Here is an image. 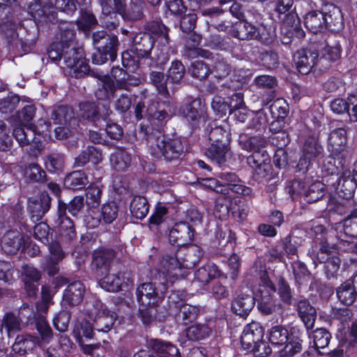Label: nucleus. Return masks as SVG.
I'll return each mask as SVG.
<instances>
[{
	"label": "nucleus",
	"instance_id": "obj_1",
	"mask_svg": "<svg viewBox=\"0 0 357 357\" xmlns=\"http://www.w3.org/2000/svg\"><path fill=\"white\" fill-rule=\"evenodd\" d=\"M201 256L198 248L192 247L187 252L185 259L181 262L177 256L167 255L160 260L155 278L162 285L161 294L167 290L169 284L185 275L184 269L195 265Z\"/></svg>",
	"mask_w": 357,
	"mask_h": 357
},
{
	"label": "nucleus",
	"instance_id": "obj_2",
	"mask_svg": "<svg viewBox=\"0 0 357 357\" xmlns=\"http://www.w3.org/2000/svg\"><path fill=\"white\" fill-rule=\"evenodd\" d=\"M146 143L151 154L156 158H164L167 160L178 158L183 151V146L179 139H165L159 130H153L146 137Z\"/></svg>",
	"mask_w": 357,
	"mask_h": 357
},
{
	"label": "nucleus",
	"instance_id": "obj_3",
	"mask_svg": "<svg viewBox=\"0 0 357 357\" xmlns=\"http://www.w3.org/2000/svg\"><path fill=\"white\" fill-rule=\"evenodd\" d=\"M92 40L96 47V51L92 55L93 63L101 65L109 59H115L119 45L116 36L108 35L105 31H99L93 33Z\"/></svg>",
	"mask_w": 357,
	"mask_h": 357
},
{
	"label": "nucleus",
	"instance_id": "obj_4",
	"mask_svg": "<svg viewBox=\"0 0 357 357\" xmlns=\"http://www.w3.org/2000/svg\"><path fill=\"white\" fill-rule=\"evenodd\" d=\"M337 254L335 243L330 244L326 240L321 241L319 243L318 251L313 257V260L324 263L328 277L333 276L339 270L341 263Z\"/></svg>",
	"mask_w": 357,
	"mask_h": 357
},
{
	"label": "nucleus",
	"instance_id": "obj_5",
	"mask_svg": "<svg viewBox=\"0 0 357 357\" xmlns=\"http://www.w3.org/2000/svg\"><path fill=\"white\" fill-rule=\"evenodd\" d=\"M62 56L66 66L71 69L70 73L76 78L82 77L88 73L89 66L84 58L82 49L63 47Z\"/></svg>",
	"mask_w": 357,
	"mask_h": 357
},
{
	"label": "nucleus",
	"instance_id": "obj_6",
	"mask_svg": "<svg viewBox=\"0 0 357 357\" xmlns=\"http://www.w3.org/2000/svg\"><path fill=\"white\" fill-rule=\"evenodd\" d=\"M178 295L172 292L169 296L170 307L176 313L175 317L178 323L187 325L195 320L199 312V308L196 305L184 303L182 301H178Z\"/></svg>",
	"mask_w": 357,
	"mask_h": 357
},
{
	"label": "nucleus",
	"instance_id": "obj_7",
	"mask_svg": "<svg viewBox=\"0 0 357 357\" xmlns=\"http://www.w3.org/2000/svg\"><path fill=\"white\" fill-rule=\"evenodd\" d=\"M51 125L45 121H39L38 126H23L22 125L15 127L13 135L21 146H26L33 142L36 133H45L50 132Z\"/></svg>",
	"mask_w": 357,
	"mask_h": 357
},
{
	"label": "nucleus",
	"instance_id": "obj_8",
	"mask_svg": "<svg viewBox=\"0 0 357 357\" xmlns=\"http://www.w3.org/2000/svg\"><path fill=\"white\" fill-rule=\"evenodd\" d=\"M81 116L86 120L96 122L100 119H105L111 112L108 103L96 104L93 101H83L79 103Z\"/></svg>",
	"mask_w": 357,
	"mask_h": 357
},
{
	"label": "nucleus",
	"instance_id": "obj_9",
	"mask_svg": "<svg viewBox=\"0 0 357 357\" xmlns=\"http://www.w3.org/2000/svg\"><path fill=\"white\" fill-rule=\"evenodd\" d=\"M263 336V328L259 324L252 322L244 327L241 337L242 347L247 350H258Z\"/></svg>",
	"mask_w": 357,
	"mask_h": 357
},
{
	"label": "nucleus",
	"instance_id": "obj_10",
	"mask_svg": "<svg viewBox=\"0 0 357 357\" xmlns=\"http://www.w3.org/2000/svg\"><path fill=\"white\" fill-rule=\"evenodd\" d=\"M109 272L100 281L101 288L107 291L117 292L121 290L124 285L128 286L133 283V281L126 275V273L119 271L116 273V270L112 267Z\"/></svg>",
	"mask_w": 357,
	"mask_h": 357
},
{
	"label": "nucleus",
	"instance_id": "obj_11",
	"mask_svg": "<svg viewBox=\"0 0 357 357\" xmlns=\"http://www.w3.org/2000/svg\"><path fill=\"white\" fill-rule=\"evenodd\" d=\"M318 60V52L312 48L298 50L294 55L295 66L298 71L303 75L309 73Z\"/></svg>",
	"mask_w": 357,
	"mask_h": 357
},
{
	"label": "nucleus",
	"instance_id": "obj_12",
	"mask_svg": "<svg viewBox=\"0 0 357 357\" xmlns=\"http://www.w3.org/2000/svg\"><path fill=\"white\" fill-rule=\"evenodd\" d=\"M347 135L344 128L332 130L328 137V149L333 155H340V165H342L343 158L347 156Z\"/></svg>",
	"mask_w": 357,
	"mask_h": 357
},
{
	"label": "nucleus",
	"instance_id": "obj_13",
	"mask_svg": "<svg viewBox=\"0 0 357 357\" xmlns=\"http://www.w3.org/2000/svg\"><path fill=\"white\" fill-rule=\"evenodd\" d=\"M194 236V231L190 226L184 222L174 225L169 234V242L177 246H182L190 243Z\"/></svg>",
	"mask_w": 357,
	"mask_h": 357
},
{
	"label": "nucleus",
	"instance_id": "obj_14",
	"mask_svg": "<svg viewBox=\"0 0 357 357\" xmlns=\"http://www.w3.org/2000/svg\"><path fill=\"white\" fill-rule=\"evenodd\" d=\"M96 307H100L96 312L93 322L95 330L98 332L107 333L110 331L116 321V314L110 312L100 301L96 302Z\"/></svg>",
	"mask_w": 357,
	"mask_h": 357
},
{
	"label": "nucleus",
	"instance_id": "obj_15",
	"mask_svg": "<svg viewBox=\"0 0 357 357\" xmlns=\"http://www.w3.org/2000/svg\"><path fill=\"white\" fill-rule=\"evenodd\" d=\"M136 294L139 303L144 306H154L161 298L151 282L142 284L137 287Z\"/></svg>",
	"mask_w": 357,
	"mask_h": 357
},
{
	"label": "nucleus",
	"instance_id": "obj_16",
	"mask_svg": "<svg viewBox=\"0 0 357 357\" xmlns=\"http://www.w3.org/2000/svg\"><path fill=\"white\" fill-rule=\"evenodd\" d=\"M326 29L332 31H339L343 28V17L340 9L334 6H326L321 11Z\"/></svg>",
	"mask_w": 357,
	"mask_h": 357
},
{
	"label": "nucleus",
	"instance_id": "obj_17",
	"mask_svg": "<svg viewBox=\"0 0 357 357\" xmlns=\"http://www.w3.org/2000/svg\"><path fill=\"white\" fill-rule=\"evenodd\" d=\"M220 275L218 267L213 264H208L198 268L194 274L192 284L199 288L207 285Z\"/></svg>",
	"mask_w": 357,
	"mask_h": 357
},
{
	"label": "nucleus",
	"instance_id": "obj_18",
	"mask_svg": "<svg viewBox=\"0 0 357 357\" xmlns=\"http://www.w3.org/2000/svg\"><path fill=\"white\" fill-rule=\"evenodd\" d=\"M66 205L59 202L58 215L59 219V234L67 240H72L76 236V232L73 221L66 216Z\"/></svg>",
	"mask_w": 357,
	"mask_h": 357
},
{
	"label": "nucleus",
	"instance_id": "obj_19",
	"mask_svg": "<svg viewBox=\"0 0 357 357\" xmlns=\"http://www.w3.org/2000/svg\"><path fill=\"white\" fill-rule=\"evenodd\" d=\"M255 305L252 294L241 293L236 296L231 303V310L236 315L246 317Z\"/></svg>",
	"mask_w": 357,
	"mask_h": 357
},
{
	"label": "nucleus",
	"instance_id": "obj_20",
	"mask_svg": "<svg viewBox=\"0 0 357 357\" xmlns=\"http://www.w3.org/2000/svg\"><path fill=\"white\" fill-rule=\"evenodd\" d=\"M50 197L43 192L39 199L30 201L29 211L33 221H38L50 208Z\"/></svg>",
	"mask_w": 357,
	"mask_h": 357
},
{
	"label": "nucleus",
	"instance_id": "obj_21",
	"mask_svg": "<svg viewBox=\"0 0 357 357\" xmlns=\"http://www.w3.org/2000/svg\"><path fill=\"white\" fill-rule=\"evenodd\" d=\"M299 317L303 322L307 330L314 328L317 319V310L307 300H302L297 305Z\"/></svg>",
	"mask_w": 357,
	"mask_h": 357
},
{
	"label": "nucleus",
	"instance_id": "obj_22",
	"mask_svg": "<svg viewBox=\"0 0 357 357\" xmlns=\"http://www.w3.org/2000/svg\"><path fill=\"white\" fill-rule=\"evenodd\" d=\"M84 291V286L81 282H73L64 291L63 301L70 305H78L82 301Z\"/></svg>",
	"mask_w": 357,
	"mask_h": 357
},
{
	"label": "nucleus",
	"instance_id": "obj_23",
	"mask_svg": "<svg viewBox=\"0 0 357 357\" xmlns=\"http://www.w3.org/2000/svg\"><path fill=\"white\" fill-rule=\"evenodd\" d=\"M116 257L114 251L109 248H102L93 253V264L100 268L109 271L114 268L113 261Z\"/></svg>",
	"mask_w": 357,
	"mask_h": 357
},
{
	"label": "nucleus",
	"instance_id": "obj_24",
	"mask_svg": "<svg viewBox=\"0 0 357 357\" xmlns=\"http://www.w3.org/2000/svg\"><path fill=\"white\" fill-rule=\"evenodd\" d=\"M149 345L159 357H181L178 349L170 342L152 339Z\"/></svg>",
	"mask_w": 357,
	"mask_h": 357
},
{
	"label": "nucleus",
	"instance_id": "obj_25",
	"mask_svg": "<svg viewBox=\"0 0 357 357\" xmlns=\"http://www.w3.org/2000/svg\"><path fill=\"white\" fill-rule=\"evenodd\" d=\"M234 33L240 40H250L257 37L264 38V34L261 33L260 30H257V27L246 22H240L236 24Z\"/></svg>",
	"mask_w": 357,
	"mask_h": 357
},
{
	"label": "nucleus",
	"instance_id": "obj_26",
	"mask_svg": "<svg viewBox=\"0 0 357 357\" xmlns=\"http://www.w3.org/2000/svg\"><path fill=\"white\" fill-rule=\"evenodd\" d=\"M22 319L13 312H7L1 319V331L3 330L9 337L14 336L22 328Z\"/></svg>",
	"mask_w": 357,
	"mask_h": 357
},
{
	"label": "nucleus",
	"instance_id": "obj_27",
	"mask_svg": "<svg viewBox=\"0 0 357 357\" xmlns=\"http://www.w3.org/2000/svg\"><path fill=\"white\" fill-rule=\"evenodd\" d=\"M357 185V178L354 176L352 171L347 169L344 171L339 178L337 188L344 192V197L349 198L352 197L354 190Z\"/></svg>",
	"mask_w": 357,
	"mask_h": 357
},
{
	"label": "nucleus",
	"instance_id": "obj_28",
	"mask_svg": "<svg viewBox=\"0 0 357 357\" xmlns=\"http://www.w3.org/2000/svg\"><path fill=\"white\" fill-rule=\"evenodd\" d=\"M22 244V237L19 231L10 230L1 239V248L7 254H13L17 251Z\"/></svg>",
	"mask_w": 357,
	"mask_h": 357
},
{
	"label": "nucleus",
	"instance_id": "obj_29",
	"mask_svg": "<svg viewBox=\"0 0 357 357\" xmlns=\"http://www.w3.org/2000/svg\"><path fill=\"white\" fill-rule=\"evenodd\" d=\"M158 103H153L149 105L146 110H144L145 104L142 102H139L135 108V115L138 120H140L144 116V113L146 112L150 116L158 121L165 119L168 114L165 110H159L158 108Z\"/></svg>",
	"mask_w": 357,
	"mask_h": 357
},
{
	"label": "nucleus",
	"instance_id": "obj_30",
	"mask_svg": "<svg viewBox=\"0 0 357 357\" xmlns=\"http://www.w3.org/2000/svg\"><path fill=\"white\" fill-rule=\"evenodd\" d=\"M324 15L321 11L313 10L306 14L304 19L305 27L312 33L321 32L326 29Z\"/></svg>",
	"mask_w": 357,
	"mask_h": 357
},
{
	"label": "nucleus",
	"instance_id": "obj_31",
	"mask_svg": "<svg viewBox=\"0 0 357 357\" xmlns=\"http://www.w3.org/2000/svg\"><path fill=\"white\" fill-rule=\"evenodd\" d=\"M154 39L149 33L137 36L134 39V47L139 52V56L147 57L151 55Z\"/></svg>",
	"mask_w": 357,
	"mask_h": 357
},
{
	"label": "nucleus",
	"instance_id": "obj_32",
	"mask_svg": "<svg viewBox=\"0 0 357 357\" xmlns=\"http://www.w3.org/2000/svg\"><path fill=\"white\" fill-rule=\"evenodd\" d=\"M126 73L119 67L113 68L112 70V76L115 77L119 75H123L120 79H116V87L119 89L128 90L130 86H137L141 84V79L135 76L128 75L125 77Z\"/></svg>",
	"mask_w": 357,
	"mask_h": 357
},
{
	"label": "nucleus",
	"instance_id": "obj_33",
	"mask_svg": "<svg viewBox=\"0 0 357 357\" xmlns=\"http://www.w3.org/2000/svg\"><path fill=\"white\" fill-rule=\"evenodd\" d=\"M212 329L207 324L197 323L185 330L187 337L192 341H199L207 338L211 334Z\"/></svg>",
	"mask_w": 357,
	"mask_h": 357
},
{
	"label": "nucleus",
	"instance_id": "obj_34",
	"mask_svg": "<svg viewBox=\"0 0 357 357\" xmlns=\"http://www.w3.org/2000/svg\"><path fill=\"white\" fill-rule=\"evenodd\" d=\"M229 143H210L206 154L212 160L220 164L225 161Z\"/></svg>",
	"mask_w": 357,
	"mask_h": 357
},
{
	"label": "nucleus",
	"instance_id": "obj_35",
	"mask_svg": "<svg viewBox=\"0 0 357 357\" xmlns=\"http://www.w3.org/2000/svg\"><path fill=\"white\" fill-rule=\"evenodd\" d=\"M229 126L226 123L215 124L213 127L211 126L208 140L210 143H229Z\"/></svg>",
	"mask_w": 357,
	"mask_h": 357
},
{
	"label": "nucleus",
	"instance_id": "obj_36",
	"mask_svg": "<svg viewBox=\"0 0 357 357\" xmlns=\"http://www.w3.org/2000/svg\"><path fill=\"white\" fill-rule=\"evenodd\" d=\"M131 155L124 149H119L110 156L113 167L119 172L125 171L131 162Z\"/></svg>",
	"mask_w": 357,
	"mask_h": 357
},
{
	"label": "nucleus",
	"instance_id": "obj_37",
	"mask_svg": "<svg viewBox=\"0 0 357 357\" xmlns=\"http://www.w3.org/2000/svg\"><path fill=\"white\" fill-rule=\"evenodd\" d=\"M339 300L344 305H351L357 296L356 290L354 288L350 280L342 283L336 291Z\"/></svg>",
	"mask_w": 357,
	"mask_h": 357
},
{
	"label": "nucleus",
	"instance_id": "obj_38",
	"mask_svg": "<svg viewBox=\"0 0 357 357\" xmlns=\"http://www.w3.org/2000/svg\"><path fill=\"white\" fill-rule=\"evenodd\" d=\"M130 210L134 217L137 219H143L149 211L147 199L142 196H135L131 201Z\"/></svg>",
	"mask_w": 357,
	"mask_h": 357
},
{
	"label": "nucleus",
	"instance_id": "obj_39",
	"mask_svg": "<svg viewBox=\"0 0 357 357\" xmlns=\"http://www.w3.org/2000/svg\"><path fill=\"white\" fill-rule=\"evenodd\" d=\"M54 124L66 125L71 124L72 121H75L73 119V112L72 109L66 106H59L55 109L51 116Z\"/></svg>",
	"mask_w": 357,
	"mask_h": 357
},
{
	"label": "nucleus",
	"instance_id": "obj_40",
	"mask_svg": "<svg viewBox=\"0 0 357 357\" xmlns=\"http://www.w3.org/2000/svg\"><path fill=\"white\" fill-rule=\"evenodd\" d=\"M102 13L105 15L111 13L124 15L126 12V0H99Z\"/></svg>",
	"mask_w": 357,
	"mask_h": 357
},
{
	"label": "nucleus",
	"instance_id": "obj_41",
	"mask_svg": "<svg viewBox=\"0 0 357 357\" xmlns=\"http://www.w3.org/2000/svg\"><path fill=\"white\" fill-rule=\"evenodd\" d=\"M94 329V324H92L88 320L83 319L75 325L73 333L76 340L80 341L82 336L89 339L93 338Z\"/></svg>",
	"mask_w": 357,
	"mask_h": 357
},
{
	"label": "nucleus",
	"instance_id": "obj_42",
	"mask_svg": "<svg viewBox=\"0 0 357 357\" xmlns=\"http://www.w3.org/2000/svg\"><path fill=\"white\" fill-rule=\"evenodd\" d=\"M35 346V342L32 337L29 335H19L13 344V351L20 355L25 354L28 351H31Z\"/></svg>",
	"mask_w": 357,
	"mask_h": 357
},
{
	"label": "nucleus",
	"instance_id": "obj_43",
	"mask_svg": "<svg viewBox=\"0 0 357 357\" xmlns=\"http://www.w3.org/2000/svg\"><path fill=\"white\" fill-rule=\"evenodd\" d=\"M88 183L85 173L81 170L70 174L65 180V184L73 190L82 189Z\"/></svg>",
	"mask_w": 357,
	"mask_h": 357
},
{
	"label": "nucleus",
	"instance_id": "obj_44",
	"mask_svg": "<svg viewBox=\"0 0 357 357\" xmlns=\"http://www.w3.org/2000/svg\"><path fill=\"white\" fill-rule=\"evenodd\" d=\"M324 184L320 181H314L304 191V199L307 203H314L320 199L324 195Z\"/></svg>",
	"mask_w": 357,
	"mask_h": 357
},
{
	"label": "nucleus",
	"instance_id": "obj_45",
	"mask_svg": "<svg viewBox=\"0 0 357 357\" xmlns=\"http://www.w3.org/2000/svg\"><path fill=\"white\" fill-rule=\"evenodd\" d=\"M252 154L247 158L248 165L256 171L268 167L269 157L264 151H252Z\"/></svg>",
	"mask_w": 357,
	"mask_h": 357
},
{
	"label": "nucleus",
	"instance_id": "obj_46",
	"mask_svg": "<svg viewBox=\"0 0 357 357\" xmlns=\"http://www.w3.org/2000/svg\"><path fill=\"white\" fill-rule=\"evenodd\" d=\"M146 30L152 37L155 36L160 41H165L166 44H169L168 29L160 22L153 21L149 22L146 25Z\"/></svg>",
	"mask_w": 357,
	"mask_h": 357
},
{
	"label": "nucleus",
	"instance_id": "obj_47",
	"mask_svg": "<svg viewBox=\"0 0 357 357\" xmlns=\"http://www.w3.org/2000/svg\"><path fill=\"white\" fill-rule=\"evenodd\" d=\"M181 112L188 121H197L201 117L202 112L200 101L198 100H192L190 103L183 107L181 109Z\"/></svg>",
	"mask_w": 357,
	"mask_h": 357
},
{
	"label": "nucleus",
	"instance_id": "obj_48",
	"mask_svg": "<svg viewBox=\"0 0 357 357\" xmlns=\"http://www.w3.org/2000/svg\"><path fill=\"white\" fill-rule=\"evenodd\" d=\"M340 155H335L331 153V155L327 157L323 162L321 168L322 171L326 172V174L333 175L338 172L339 169H342L345 163V158H343L342 165L339 164L340 160Z\"/></svg>",
	"mask_w": 357,
	"mask_h": 357
},
{
	"label": "nucleus",
	"instance_id": "obj_49",
	"mask_svg": "<svg viewBox=\"0 0 357 357\" xmlns=\"http://www.w3.org/2000/svg\"><path fill=\"white\" fill-rule=\"evenodd\" d=\"M323 151L315 137L307 138L303 147V155L309 159L314 160Z\"/></svg>",
	"mask_w": 357,
	"mask_h": 357
},
{
	"label": "nucleus",
	"instance_id": "obj_50",
	"mask_svg": "<svg viewBox=\"0 0 357 357\" xmlns=\"http://www.w3.org/2000/svg\"><path fill=\"white\" fill-rule=\"evenodd\" d=\"M289 340L287 329L282 326L273 327L269 332V341L275 345H283Z\"/></svg>",
	"mask_w": 357,
	"mask_h": 357
},
{
	"label": "nucleus",
	"instance_id": "obj_51",
	"mask_svg": "<svg viewBox=\"0 0 357 357\" xmlns=\"http://www.w3.org/2000/svg\"><path fill=\"white\" fill-rule=\"evenodd\" d=\"M50 0H32L28 7V13L35 20L46 14L47 9L50 8Z\"/></svg>",
	"mask_w": 357,
	"mask_h": 357
},
{
	"label": "nucleus",
	"instance_id": "obj_52",
	"mask_svg": "<svg viewBox=\"0 0 357 357\" xmlns=\"http://www.w3.org/2000/svg\"><path fill=\"white\" fill-rule=\"evenodd\" d=\"M185 73V68L180 61L172 62L167 73V79L173 84H179Z\"/></svg>",
	"mask_w": 357,
	"mask_h": 357
},
{
	"label": "nucleus",
	"instance_id": "obj_53",
	"mask_svg": "<svg viewBox=\"0 0 357 357\" xmlns=\"http://www.w3.org/2000/svg\"><path fill=\"white\" fill-rule=\"evenodd\" d=\"M36 328L42 340L50 342L53 337V332L45 317L39 316L36 319Z\"/></svg>",
	"mask_w": 357,
	"mask_h": 357
},
{
	"label": "nucleus",
	"instance_id": "obj_54",
	"mask_svg": "<svg viewBox=\"0 0 357 357\" xmlns=\"http://www.w3.org/2000/svg\"><path fill=\"white\" fill-rule=\"evenodd\" d=\"M341 47L338 42L333 44L327 43L321 52L320 59H326L331 62L337 61L341 56Z\"/></svg>",
	"mask_w": 357,
	"mask_h": 357
},
{
	"label": "nucleus",
	"instance_id": "obj_55",
	"mask_svg": "<svg viewBox=\"0 0 357 357\" xmlns=\"http://www.w3.org/2000/svg\"><path fill=\"white\" fill-rule=\"evenodd\" d=\"M70 26H72V25L70 24H63L61 28L60 41L56 42V43L59 44V45L62 47V49H63V47L66 46L70 47H75L73 45V40L75 38V31L74 29Z\"/></svg>",
	"mask_w": 357,
	"mask_h": 357
},
{
	"label": "nucleus",
	"instance_id": "obj_56",
	"mask_svg": "<svg viewBox=\"0 0 357 357\" xmlns=\"http://www.w3.org/2000/svg\"><path fill=\"white\" fill-rule=\"evenodd\" d=\"M276 306L273 303V298L268 291H261L260 298H258V308L264 314H272Z\"/></svg>",
	"mask_w": 357,
	"mask_h": 357
},
{
	"label": "nucleus",
	"instance_id": "obj_57",
	"mask_svg": "<svg viewBox=\"0 0 357 357\" xmlns=\"http://www.w3.org/2000/svg\"><path fill=\"white\" fill-rule=\"evenodd\" d=\"M331 334L324 328H317L313 332L312 338L314 347L317 349H324L328 346Z\"/></svg>",
	"mask_w": 357,
	"mask_h": 357
},
{
	"label": "nucleus",
	"instance_id": "obj_58",
	"mask_svg": "<svg viewBox=\"0 0 357 357\" xmlns=\"http://www.w3.org/2000/svg\"><path fill=\"white\" fill-rule=\"evenodd\" d=\"M189 71L192 77L199 79H205L211 73L209 66L202 61L193 62Z\"/></svg>",
	"mask_w": 357,
	"mask_h": 357
},
{
	"label": "nucleus",
	"instance_id": "obj_59",
	"mask_svg": "<svg viewBox=\"0 0 357 357\" xmlns=\"http://www.w3.org/2000/svg\"><path fill=\"white\" fill-rule=\"evenodd\" d=\"M117 89L116 81L107 79L106 81H104L102 87L99 88L95 94L99 100H107L109 98L110 95H114Z\"/></svg>",
	"mask_w": 357,
	"mask_h": 357
},
{
	"label": "nucleus",
	"instance_id": "obj_60",
	"mask_svg": "<svg viewBox=\"0 0 357 357\" xmlns=\"http://www.w3.org/2000/svg\"><path fill=\"white\" fill-rule=\"evenodd\" d=\"M119 208L114 203L104 204L102 207L101 216L105 223L110 224L118 217Z\"/></svg>",
	"mask_w": 357,
	"mask_h": 357
},
{
	"label": "nucleus",
	"instance_id": "obj_61",
	"mask_svg": "<svg viewBox=\"0 0 357 357\" xmlns=\"http://www.w3.org/2000/svg\"><path fill=\"white\" fill-rule=\"evenodd\" d=\"M144 3L142 0H130L129 6L124 14L132 20H137L142 17Z\"/></svg>",
	"mask_w": 357,
	"mask_h": 357
},
{
	"label": "nucleus",
	"instance_id": "obj_62",
	"mask_svg": "<svg viewBox=\"0 0 357 357\" xmlns=\"http://www.w3.org/2000/svg\"><path fill=\"white\" fill-rule=\"evenodd\" d=\"M161 47L158 46L153 52L151 55L149 56L152 60H155L158 64H164L169 59V48L168 44H166L165 41H160Z\"/></svg>",
	"mask_w": 357,
	"mask_h": 357
},
{
	"label": "nucleus",
	"instance_id": "obj_63",
	"mask_svg": "<svg viewBox=\"0 0 357 357\" xmlns=\"http://www.w3.org/2000/svg\"><path fill=\"white\" fill-rule=\"evenodd\" d=\"M81 351L90 357H105V348L100 343L80 344Z\"/></svg>",
	"mask_w": 357,
	"mask_h": 357
},
{
	"label": "nucleus",
	"instance_id": "obj_64",
	"mask_svg": "<svg viewBox=\"0 0 357 357\" xmlns=\"http://www.w3.org/2000/svg\"><path fill=\"white\" fill-rule=\"evenodd\" d=\"M26 176L31 181H43L45 177V172L36 163L30 164L25 169Z\"/></svg>",
	"mask_w": 357,
	"mask_h": 357
}]
</instances>
